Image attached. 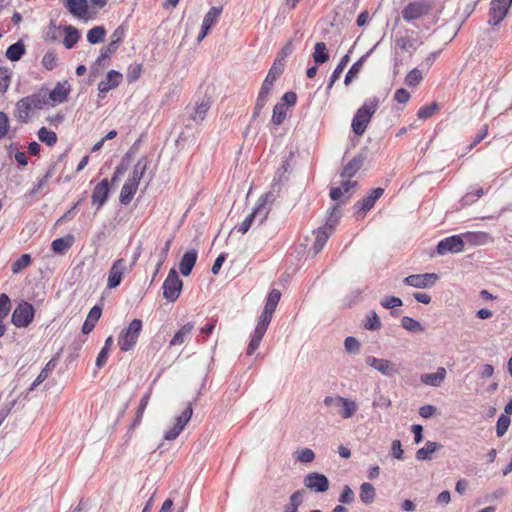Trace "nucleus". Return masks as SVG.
Returning a JSON list of instances; mask_svg holds the SVG:
<instances>
[{
	"label": "nucleus",
	"instance_id": "c756f323",
	"mask_svg": "<svg viewBox=\"0 0 512 512\" xmlns=\"http://www.w3.org/2000/svg\"><path fill=\"white\" fill-rule=\"evenodd\" d=\"M26 49L22 40H18L14 44L10 45L6 50V57L12 61H19L25 54Z\"/></svg>",
	"mask_w": 512,
	"mask_h": 512
},
{
	"label": "nucleus",
	"instance_id": "20e7f679",
	"mask_svg": "<svg viewBox=\"0 0 512 512\" xmlns=\"http://www.w3.org/2000/svg\"><path fill=\"white\" fill-rule=\"evenodd\" d=\"M339 213V204H336L330 209V214L326 220L325 225L323 227H319L317 230L314 231L315 241L312 247L314 254L319 253L325 246L328 238L331 235V231L338 223Z\"/></svg>",
	"mask_w": 512,
	"mask_h": 512
},
{
	"label": "nucleus",
	"instance_id": "e433bc0d",
	"mask_svg": "<svg viewBox=\"0 0 512 512\" xmlns=\"http://www.w3.org/2000/svg\"><path fill=\"white\" fill-rule=\"evenodd\" d=\"M65 38L63 44L66 49H72L80 39V33L78 29L73 26H65Z\"/></svg>",
	"mask_w": 512,
	"mask_h": 512
},
{
	"label": "nucleus",
	"instance_id": "b1692460",
	"mask_svg": "<svg viewBox=\"0 0 512 512\" xmlns=\"http://www.w3.org/2000/svg\"><path fill=\"white\" fill-rule=\"evenodd\" d=\"M446 374V369L439 367L435 373L422 374L421 382L432 387H439L445 380Z\"/></svg>",
	"mask_w": 512,
	"mask_h": 512
},
{
	"label": "nucleus",
	"instance_id": "2eb2a0df",
	"mask_svg": "<svg viewBox=\"0 0 512 512\" xmlns=\"http://www.w3.org/2000/svg\"><path fill=\"white\" fill-rule=\"evenodd\" d=\"M365 362L367 365H369L370 367L379 371L384 376L391 377V376L399 373V370H398L396 364L387 359L376 358L374 356H368V357H366Z\"/></svg>",
	"mask_w": 512,
	"mask_h": 512
},
{
	"label": "nucleus",
	"instance_id": "3c124183",
	"mask_svg": "<svg viewBox=\"0 0 512 512\" xmlns=\"http://www.w3.org/2000/svg\"><path fill=\"white\" fill-rule=\"evenodd\" d=\"M118 49L114 45H107L101 49L99 57L96 59L92 69L94 70L96 66L104 65V61L109 59Z\"/></svg>",
	"mask_w": 512,
	"mask_h": 512
},
{
	"label": "nucleus",
	"instance_id": "a19ab883",
	"mask_svg": "<svg viewBox=\"0 0 512 512\" xmlns=\"http://www.w3.org/2000/svg\"><path fill=\"white\" fill-rule=\"evenodd\" d=\"M284 67H285V63L281 62V60L275 59L273 62V65L269 69L268 74L264 80L270 81V83L274 84L275 81L283 73Z\"/></svg>",
	"mask_w": 512,
	"mask_h": 512
},
{
	"label": "nucleus",
	"instance_id": "49530a36",
	"mask_svg": "<svg viewBox=\"0 0 512 512\" xmlns=\"http://www.w3.org/2000/svg\"><path fill=\"white\" fill-rule=\"evenodd\" d=\"M149 399H150V394L149 393H146L141 398L139 406H138V409L136 411V416H135V418H134V420L132 422V425H131V429L135 428L136 426H138L141 423V420H142V417L144 415V411H145V409H146V407L148 405Z\"/></svg>",
	"mask_w": 512,
	"mask_h": 512
},
{
	"label": "nucleus",
	"instance_id": "0e129e2a",
	"mask_svg": "<svg viewBox=\"0 0 512 512\" xmlns=\"http://www.w3.org/2000/svg\"><path fill=\"white\" fill-rule=\"evenodd\" d=\"M11 309V302L9 297L2 293L0 294V322L8 315Z\"/></svg>",
	"mask_w": 512,
	"mask_h": 512
},
{
	"label": "nucleus",
	"instance_id": "58836bf2",
	"mask_svg": "<svg viewBox=\"0 0 512 512\" xmlns=\"http://www.w3.org/2000/svg\"><path fill=\"white\" fill-rule=\"evenodd\" d=\"M339 407L342 408L340 411V415L344 419L351 418L358 410V405L355 401L344 397H342V401Z\"/></svg>",
	"mask_w": 512,
	"mask_h": 512
},
{
	"label": "nucleus",
	"instance_id": "dca6fc26",
	"mask_svg": "<svg viewBox=\"0 0 512 512\" xmlns=\"http://www.w3.org/2000/svg\"><path fill=\"white\" fill-rule=\"evenodd\" d=\"M126 271V262L120 258L114 261L108 272L107 287L109 289L116 288L120 285L124 272Z\"/></svg>",
	"mask_w": 512,
	"mask_h": 512
},
{
	"label": "nucleus",
	"instance_id": "de8ad7c7",
	"mask_svg": "<svg viewBox=\"0 0 512 512\" xmlns=\"http://www.w3.org/2000/svg\"><path fill=\"white\" fill-rule=\"evenodd\" d=\"M280 298L281 292L278 289H272L267 297L264 310L274 313Z\"/></svg>",
	"mask_w": 512,
	"mask_h": 512
},
{
	"label": "nucleus",
	"instance_id": "9b49d317",
	"mask_svg": "<svg viewBox=\"0 0 512 512\" xmlns=\"http://www.w3.org/2000/svg\"><path fill=\"white\" fill-rule=\"evenodd\" d=\"M383 194V188H374L369 192V194L366 197L357 201L354 204L355 214L357 215V217H363L368 211H370L374 207L376 201L379 198H381Z\"/></svg>",
	"mask_w": 512,
	"mask_h": 512
},
{
	"label": "nucleus",
	"instance_id": "473e14b6",
	"mask_svg": "<svg viewBox=\"0 0 512 512\" xmlns=\"http://www.w3.org/2000/svg\"><path fill=\"white\" fill-rule=\"evenodd\" d=\"M148 166V159L146 156H142L137 163L134 165L133 172L129 177V181L139 184Z\"/></svg>",
	"mask_w": 512,
	"mask_h": 512
},
{
	"label": "nucleus",
	"instance_id": "6e6552de",
	"mask_svg": "<svg viewBox=\"0 0 512 512\" xmlns=\"http://www.w3.org/2000/svg\"><path fill=\"white\" fill-rule=\"evenodd\" d=\"M192 414V404L188 403L184 411L179 416L176 417V422L174 426L164 433V439L168 441L175 440L183 431L187 423L190 421Z\"/></svg>",
	"mask_w": 512,
	"mask_h": 512
},
{
	"label": "nucleus",
	"instance_id": "39448f33",
	"mask_svg": "<svg viewBox=\"0 0 512 512\" xmlns=\"http://www.w3.org/2000/svg\"><path fill=\"white\" fill-rule=\"evenodd\" d=\"M142 326L140 319H133L128 327L121 331L118 337V345L122 351H130L136 345Z\"/></svg>",
	"mask_w": 512,
	"mask_h": 512
},
{
	"label": "nucleus",
	"instance_id": "0eeeda50",
	"mask_svg": "<svg viewBox=\"0 0 512 512\" xmlns=\"http://www.w3.org/2000/svg\"><path fill=\"white\" fill-rule=\"evenodd\" d=\"M35 310L33 306L23 301L18 304L12 314V323L18 328L27 327L34 318Z\"/></svg>",
	"mask_w": 512,
	"mask_h": 512
},
{
	"label": "nucleus",
	"instance_id": "69168bd1",
	"mask_svg": "<svg viewBox=\"0 0 512 512\" xmlns=\"http://www.w3.org/2000/svg\"><path fill=\"white\" fill-rule=\"evenodd\" d=\"M124 37H125V29L122 25H120L111 34V41H110L109 45H114L118 49L120 43L124 40Z\"/></svg>",
	"mask_w": 512,
	"mask_h": 512
},
{
	"label": "nucleus",
	"instance_id": "6e6d98bb",
	"mask_svg": "<svg viewBox=\"0 0 512 512\" xmlns=\"http://www.w3.org/2000/svg\"><path fill=\"white\" fill-rule=\"evenodd\" d=\"M272 316H273V313L263 310V312L261 313V315L259 317V320L255 327V330L265 334L266 330L271 322Z\"/></svg>",
	"mask_w": 512,
	"mask_h": 512
},
{
	"label": "nucleus",
	"instance_id": "338daca9",
	"mask_svg": "<svg viewBox=\"0 0 512 512\" xmlns=\"http://www.w3.org/2000/svg\"><path fill=\"white\" fill-rule=\"evenodd\" d=\"M381 306L385 309H393L395 307H400L403 305L402 300L399 297L396 296H386L384 297L381 302Z\"/></svg>",
	"mask_w": 512,
	"mask_h": 512
},
{
	"label": "nucleus",
	"instance_id": "9d476101",
	"mask_svg": "<svg viewBox=\"0 0 512 512\" xmlns=\"http://www.w3.org/2000/svg\"><path fill=\"white\" fill-rule=\"evenodd\" d=\"M431 10V5L425 1L410 2L402 10V17L405 21L411 22L427 15Z\"/></svg>",
	"mask_w": 512,
	"mask_h": 512
},
{
	"label": "nucleus",
	"instance_id": "f03ea898",
	"mask_svg": "<svg viewBox=\"0 0 512 512\" xmlns=\"http://www.w3.org/2000/svg\"><path fill=\"white\" fill-rule=\"evenodd\" d=\"M380 105L378 97H371L364 101L363 105L356 111L352 119V130L357 136H362L371 121L372 116Z\"/></svg>",
	"mask_w": 512,
	"mask_h": 512
},
{
	"label": "nucleus",
	"instance_id": "72a5a7b5",
	"mask_svg": "<svg viewBox=\"0 0 512 512\" xmlns=\"http://www.w3.org/2000/svg\"><path fill=\"white\" fill-rule=\"evenodd\" d=\"M305 491L303 489L295 491L289 499V503L284 506V512H297L299 506L303 503Z\"/></svg>",
	"mask_w": 512,
	"mask_h": 512
},
{
	"label": "nucleus",
	"instance_id": "7ed1b4c3",
	"mask_svg": "<svg viewBox=\"0 0 512 512\" xmlns=\"http://www.w3.org/2000/svg\"><path fill=\"white\" fill-rule=\"evenodd\" d=\"M47 104L46 95L39 92L23 97L16 103V117L26 123L33 109H42Z\"/></svg>",
	"mask_w": 512,
	"mask_h": 512
},
{
	"label": "nucleus",
	"instance_id": "4c0bfd02",
	"mask_svg": "<svg viewBox=\"0 0 512 512\" xmlns=\"http://www.w3.org/2000/svg\"><path fill=\"white\" fill-rule=\"evenodd\" d=\"M349 61H350L349 54H346L341 58L340 62L338 63V65L336 66V68L334 69V71L332 72V74L330 76L329 83L327 85L328 92L331 90L334 83L339 79V77L341 76L342 72L344 71V69L347 66V64L349 63Z\"/></svg>",
	"mask_w": 512,
	"mask_h": 512
},
{
	"label": "nucleus",
	"instance_id": "603ef678",
	"mask_svg": "<svg viewBox=\"0 0 512 512\" xmlns=\"http://www.w3.org/2000/svg\"><path fill=\"white\" fill-rule=\"evenodd\" d=\"M222 12V7H211L209 11L205 14L202 24L211 28L214 23L218 20L220 14Z\"/></svg>",
	"mask_w": 512,
	"mask_h": 512
},
{
	"label": "nucleus",
	"instance_id": "c03bdc74",
	"mask_svg": "<svg viewBox=\"0 0 512 512\" xmlns=\"http://www.w3.org/2000/svg\"><path fill=\"white\" fill-rule=\"evenodd\" d=\"M38 138L41 142L45 143L47 146H53L57 142V135L54 131L47 129L46 127H41L38 130Z\"/></svg>",
	"mask_w": 512,
	"mask_h": 512
},
{
	"label": "nucleus",
	"instance_id": "37998d69",
	"mask_svg": "<svg viewBox=\"0 0 512 512\" xmlns=\"http://www.w3.org/2000/svg\"><path fill=\"white\" fill-rule=\"evenodd\" d=\"M401 326L405 330H407L409 332H413V333H420V332L424 331L422 324L419 321H417L409 316L402 317Z\"/></svg>",
	"mask_w": 512,
	"mask_h": 512
},
{
	"label": "nucleus",
	"instance_id": "6ab92c4d",
	"mask_svg": "<svg viewBox=\"0 0 512 512\" xmlns=\"http://www.w3.org/2000/svg\"><path fill=\"white\" fill-rule=\"evenodd\" d=\"M366 156L362 153L354 156L342 169V178H352L361 169L364 164Z\"/></svg>",
	"mask_w": 512,
	"mask_h": 512
},
{
	"label": "nucleus",
	"instance_id": "774afa93",
	"mask_svg": "<svg viewBox=\"0 0 512 512\" xmlns=\"http://www.w3.org/2000/svg\"><path fill=\"white\" fill-rule=\"evenodd\" d=\"M296 459L302 463H310L315 459V453L310 448H303L297 452Z\"/></svg>",
	"mask_w": 512,
	"mask_h": 512
},
{
	"label": "nucleus",
	"instance_id": "13d9d810",
	"mask_svg": "<svg viewBox=\"0 0 512 512\" xmlns=\"http://www.w3.org/2000/svg\"><path fill=\"white\" fill-rule=\"evenodd\" d=\"M264 335L265 334L254 330L251 340L247 347V355H252L258 349Z\"/></svg>",
	"mask_w": 512,
	"mask_h": 512
},
{
	"label": "nucleus",
	"instance_id": "f257e3e1",
	"mask_svg": "<svg viewBox=\"0 0 512 512\" xmlns=\"http://www.w3.org/2000/svg\"><path fill=\"white\" fill-rule=\"evenodd\" d=\"M275 199L276 196L272 191L262 195L258 199L253 211L239 225L238 231L242 234L247 233L254 221H257L258 224L261 225L266 220L270 212L268 204L273 203Z\"/></svg>",
	"mask_w": 512,
	"mask_h": 512
},
{
	"label": "nucleus",
	"instance_id": "c9c22d12",
	"mask_svg": "<svg viewBox=\"0 0 512 512\" xmlns=\"http://www.w3.org/2000/svg\"><path fill=\"white\" fill-rule=\"evenodd\" d=\"M360 500L366 504H372L375 501V488L374 486L369 482H364L360 486Z\"/></svg>",
	"mask_w": 512,
	"mask_h": 512
},
{
	"label": "nucleus",
	"instance_id": "864d4df0",
	"mask_svg": "<svg viewBox=\"0 0 512 512\" xmlns=\"http://www.w3.org/2000/svg\"><path fill=\"white\" fill-rule=\"evenodd\" d=\"M12 71L6 67H0V93H5L11 82Z\"/></svg>",
	"mask_w": 512,
	"mask_h": 512
},
{
	"label": "nucleus",
	"instance_id": "c85d7f7f",
	"mask_svg": "<svg viewBox=\"0 0 512 512\" xmlns=\"http://www.w3.org/2000/svg\"><path fill=\"white\" fill-rule=\"evenodd\" d=\"M420 44L421 42H419L418 39L412 38L408 35L401 36L396 39V46L402 51L409 53L415 52Z\"/></svg>",
	"mask_w": 512,
	"mask_h": 512
},
{
	"label": "nucleus",
	"instance_id": "f3484780",
	"mask_svg": "<svg viewBox=\"0 0 512 512\" xmlns=\"http://www.w3.org/2000/svg\"><path fill=\"white\" fill-rule=\"evenodd\" d=\"M123 80V75L116 70H110L106 78L98 84V90L100 93L105 94L110 90L118 87Z\"/></svg>",
	"mask_w": 512,
	"mask_h": 512
},
{
	"label": "nucleus",
	"instance_id": "052dcab7",
	"mask_svg": "<svg viewBox=\"0 0 512 512\" xmlns=\"http://www.w3.org/2000/svg\"><path fill=\"white\" fill-rule=\"evenodd\" d=\"M510 422L509 416L505 414L499 416L496 424V434L498 437H502L507 432Z\"/></svg>",
	"mask_w": 512,
	"mask_h": 512
},
{
	"label": "nucleus",
	"instance_id": "7c9ffc66",
	"mask_svg": "<svg viewBox=\"0 0 512 512\" xmlns=\"http://www.w3.org/2000/svg\"><path fill=\"white\" fill-rule=\"evenodd\" d=\"M442 448V445L437 442L427 441L425 446L416 452V458L420 461L430 460L431 455Z\"/></svg>",
	"mask_w": 512,
	"mask_h": 512
},
{
	"label": "nucleus",
	"instance_id": "5701e85b",
	"mask_svg": "<svg viewBox=\"0 0 512 512\" xmlns=\"http://www.w3.org/2000/svg\"><path fill=\"white\" fill-rule=\"evenodd\" d=\"M70 92V85L67 81L57 83V85L50 91L49 99L54 103H63L67 100Z\"/></svg>",
	"mask_w": 512,
	"mask_h": 512
},
{
	"label": "nucleus",
	"instance_id": "bf43d9fd",
	"mask_svg": "<svg viewBox=\"0 0 512 512\" xmlns=\"http://www.w3.org/2000/svg\"><path fill=\"white\" fill-rule=\"evenodd\" d=\"M439 109V106L436 102L431 103L430 105L422 106L418 112L417 116L419 119H428L433 116V114Z\"/></svg>",
	"mask_w": 512,
	"mask_h": 512
},
{
	"label": "nucleus",
	"instance_id": "ddd939ff",
	"mask_svg": "<svg viewBox=\"0 0 512 512\" xmlns=\"http://www.w3.org/2000/svg\"><path fill=\"white\" fill-rule=\"evenodd\" d=\"M511 5L512 0H492L489 10V24H500V22H502L506 17Z\"/></svg>",
	"mask_w": 512,
	"mask_h": 512
},
{
	"label": "nucleus",
	"instance_id": "5fc2aeb1",
	"mask_svg": "<svg viewBox=\"0 0 512 512\" xmlns=\"http://www.w3.org/2000/svg\"><path fill=\"white\" fill-rule=\"evenodd\" d=\"M299 41L296 37L291 38L279 51L276 58L277 60H281V62L285 63L287 57H289L294 51V42Z\"/></svg>",
	"mask_w": 512,
	"mask_h": 512
},
{
	"label": "nucleus",
	"instance_id": "2f4dec72",
	"mask_svg": "<svg viewBox=\"0 0 512 512\" xmlns=\"http://www.w3.org/2000/svg\"><path fill=\"white\" fill-rule=\"evenodd\" d=\"M329 51L324 42H317L314 46L312 54L313 61L316 65H321L329 60Z\"/></svg>",
	"mask_w": 512,
	"mask_h": 512
},
{
	"label": "nucleus",
	"instance_id": "a18cd8bd",
	"mask_svg": "<svg viewBox=\"0 0 512 512\" xmlns=\"http://www.w3.org/2000/svg\"><path fill=\"white\" fill-rule=\"evenodd\" d=\"M363 326L366 330L370 331H377L381 328V321L375 311L372 310L367 314Z\"/></svg>",
	"mask_w": 512,
	"mask_h": 512
},
{
	"label": "nucleus",
	"instance_id": "a211bd4d",
	"mask_svg": "<svg viewBox=\"0 0 512 512\" xmlns=\"http://www.w3.org/2000/svg\"><path fill=\"white\" fill-rule=\"evenodd\" d=\"M109 196V182L108 179H103L98 183L92 192V203L98 204V209L101 208L107 201Z\"/></svg>",
	"mask_w": 512,
	"mask_h": 512
},
{
	"label": "nucleus",
	"instance_id": "09e8293b",
	"mask_svg": "<svg viewBox=\"0 0 512 512\" xmlns=\"http://www.w3.org/2000/svg\"><path fill=\"white\" fill-rule=\"evenodd\" d=\"M273 86H274V84L270 83V81H265V80L263 81L261 89L258 93L257 100H256V102H258V106L266 105V103L268 101V97L272 91Z\"/></svg>",
	"mask_w": 512,
	"mask_h": 512
},
{
	"label": "nucleus",
	"instance_id": "cd10ccee",
	"mask_svg": "<svg viewBox=\"0 0 512 512\" xmlns=\"http://www.w3.org/2000/svg\"><path fill=\"white\" fill-rule=\"evenodd\" d=\"M73 242L74 237L70 234L65 237L56 238L52 241L51 249L54 253L62 255L72 246Z\"/></svg>",
	"mask_w": 512,
	"mask_h": 512
},
{
	"label": "nucleus",
	"instance_id": "423d86ee",
	"mask_svg": "<svg viewBox=\"0 0 512 512\" xmlns=\"http://www.w3.org/2000/svg\"><path fill=\"white\" fill-rule=\"evenodd\" d=\"M183 282L178 273L172 268L163 282V296L169 302H175L182 291Z\"/></svg>",
	"mask_w": 512,
	"mask_h": 512
},
{
	"label": "nucleus",
	"instance_id": "680f3d73",
	"mask_svg": "<svg viewBox=\"0 0 512 512\" xmlns=\"http://www.w3.org/2000/svg\"><path fill=\"white\" fill-rule=\"evenodd\" d=\"M422 80V73L417 68L412 69L405 77V83L408 86L415 87Z\"/></svg>",
	"mask_w": 512,
	"mask_h": 512
},
{
	"label": "nucleus",
	"instance_id": "393cba45",
	"mask_svg": "<svg viewBox=\"0 0 512 512\" xmlns=\"http://www.w3.org/2000/svg\"><path fill=\"white\" fill-rule=\"evenodd\" d=\"M101 314L102 308L98 305H95L90 309L82 325V332L84 334H89L94 329L95 325L97 324L98 320L101 317Z\"/></svg>",
	"mask_w": 512,
	"mask_h": 512
},
{
	"label": "nucleus",
	"instance_id": "a878e982",
	"mask_svg": "<svg viewBox=\"0 0 512 512\" xmlns=\"http://www.w3.org/2000/svg\"><path fill=\"white\" fill-rule=\"evenodd\" d=\"M139 184L127 180V182L122 186L120 195H119V201L123 205H128L135 193L137 192Z\"/></svg>",
	"mask_w": 512,
	"mask_h": 512
},
{
	"label": "nucleus",
	"instance_id": "e2e57ef3",
	"mask_svg": "<svg viewBox=\"0 0 512 512\" xmlns=\"http://www.w3.org/2000/svg\"><path fill=\"white\" fill-rule=\"evenodd\" d=\"M42 64L47 70L52 71L57 65L56 53L54 51H47L42 58Z\"/></svg>",
	"mask_w": 512,
	"mask_h": 512
},
{
	"label": "nucleus",
	"instance_id": "ea45409f",
	"mask_svg": "<svg viewBox=\"0 0 512 512\" xmlns=\"http://www.w3.org/2000/svg\"><path fill=\"white\" fill-rule=\"evenodd\" d=\"M106 29L103 26H95L87 33V41L90 44H98L104 41Z\"/></svg>",
	"mask_w": 512,
	"mask_h": 512
},
{
	"label": "nucleus",
	"instance_id": "1a4fd4ad",
	"mask_svg": "<svg viewBox=\"0 0 512 512\" xmlns=\"http://www.w3.org/2000/svg\"><path fill=\"white\" fill-rule=\"evenodd\" d=\"M439 280V275L436 273H423L412 274L403 279V283L418 289H427L435 285Z\"/></svg>",
	"mask_w": 512,
	"mask_h": 512
},
{
	"label": "nucleus",
	"instance_id": "f8f14e48",
	"mask_svg": "<svg viewBox=\"0 0 512 512\" xmlns=\"http://www.w3.org/2000/svg\"><path fill=\"white\" fill-rule=\"evenodd\" d=\"M464 251V239L462 235H453L439 241L437 253L444 255L446 253H460Z\"/></svg>",
	"mask_w": 512,
	"mask_h": 512
},
{
	"label": "nucleus",
	"instance_id": "8fccbe9b",
	"mask_svg": "<svg viewBox=\"0 0 512 512\" xmlns=\"http://www.w3.org/2000/svg\"><path fill=\"white\" fill-rule=\"evenodd\" d=\"M344 348L348 354L358 355L360 353L361 344L354 336H348L344 340Z\"/></svg>",
	"mask_w": 512,
	"mask_h": 512
},
{
	"label": "nucleus",
	"instance_id": "4d7b16f0",
	"mask_svg": "<svg viewBox=\"0 0 512 512\" xmlns=\"http://www.w3.org/2000/svg\"><path fill=\"white\" fill-rule=\"evenodd\" d=\"M31 263V256L29 254L21 255L16 261L13 262L11 270L14 274L21 272Z\"/></svg>",
	"mask_w": 512,
	"mask_h": 512
},
{
	"label": "nucleus",
	"instance_id": "f704fd0d",
	"mask_svg": "<svg viewBox=\"0 0 512 512\" xmlns=\"http://www.w3.org/2000/svg\"><path fill=\"white\" fill-rule=\"evenodd\" d=\"M464 243L468 242L474 246L485 245L488 243V234L484 232H467L463 234Z\"/></svg>",
	"mask_w": 512,
	"mask_h": 512
},
{
	"label": "nucleus",
	"instance_id": "412c9836",
	"mask_svg": "<svg viewBox=\"0 0 512 512\" xmlns=\"http://www.w3.org/2000/svg\"><path fill=\"white\" fill-rule=\"evenodd\" d=\"M212 104V100L210 97L204 95L199 100L196 101V105L194 107V112L191 114V118L195 122H201L206 117L207 112L209 111Z\"/></svg>",
	"mask_w": 512,
	"mask_h": 512
},
{
	"label": "nucleus",
	"instance_id": "4be33fe9",
	"mask_svg": "<svg viewBox=\"0 0 512 512\" xmlns=\"http://www.w3.org/2000/svg\"><path fill=\"white\" fill-rule=\"evenodd\" d=\"M65 8L75 17L83 18L88 12L87 0H63Z\"/></svg>",
	"mask_w": 512,
	"mask_h": 512
},
{
	"label": "nucleus",
	"instance_id": "aec40b11",
	"mask_svg": "<svg viewBox=\"0 0 512 512\" xmlns=\"http://www.w3.org/2000/svg\"><path fill=\"white\" fill-rule=\"evenodd\" d=\"M197 257L198 252L196 249H191L184 253L179 263V269L183 276H189L191 274L197 261Z\"/></svg>",
	"mask_w": 512,
	"mask_h": 512
},
{
	"label": "nucleus",
	"instance_id": "bb28decb",
	"mask_svg": "<svg viewBox=\"0 0 512 512\" xmlns=\"http://www.w3.org/2000/svg\"><path fill=\"white\" fill-rule=\"evenodd\" d=\"M194 329V323L188 322L184 324L172 337L170 340V346H178L183 344L187 338L190 336L192 330Z\"/></svg>",
	"mask_w": 512,
	"mask_h": 512
},
{
	"label": "nucleus",
	"instance_id": "4468645a",
	"mask_svg": "<svg viewBox=\"0 0 512 512\" xmlns=\"http://www.w3.org/2000/svg\"><path fill=\"white\" fill-rule=\"evenodd\" d=\"M304 486L315 493H323L329 489L328 478L319 472L308 473L303 480Z\"/></svg>",
	"mask_w": 512,
	"mask_h": 512
},
{
	"label": "nucleus",
	"instance_id": "79ce46f5",
	"mask_svg": "<svg viewBox=\"0 0 512 512\" xmlns=\"http://www.w3.org/2000/svg\"><path fill=\"white\" fill-rule=\"evenodd\" d=\"M287 115V107H285V103H276L273 108L272 114V123L276 126L281 125Z\"/></svg>",
	"mask_w": 512,
	"mask_h": 512
}]
</instances>
